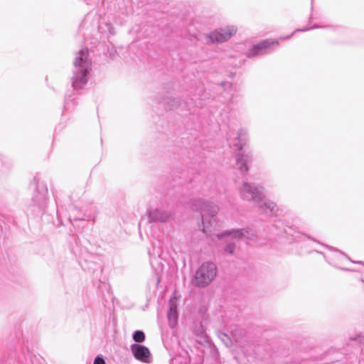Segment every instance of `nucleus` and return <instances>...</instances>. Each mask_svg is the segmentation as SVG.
Wrapping results in <instances>:
<instances>
[{
	"mask_svg": "<svg viewBox=\"0 0 364 364\" xmlns=\"http://www.w3.org/2000/svg\"><path fill=\"white\" fill-rule=\"evenodd\" d=\"M133 339L138 343L143 342L145 340L144 333L141 331H137L134 333Z\"/></svg>",
	"mask_w": 364,
	"mask_h": 364,
	"instance_id": "obj_9",
	"label": "nucleus"
},
{
	"mask_svg": "<svg viewBox=\"0 0 364 364\" xmlns=\"http://www.w3.org/2000/svg\"><path fill=\"white\" fill-rule=\"evenodd\" d=\"M240 170L246 172L248 171V168L245 164H243V166L240 167Z\"/></svg>",
	"mask_w": 364,
	"mask_h": 364,
	"instance_id": "obj_12",
	"label": "nucleus"
},
{
	"mask_svg": "<svg viewBox=\"0 0 364 364\" xmlns=\"http://www.w3.org/2000/svg\"><path fill=\"white\" fill-rule=\"evenodd\" d=\"M75 71L72 85L74 89H80L87 82V74L92 70V63L88 58L87 49L77 53L74 61Z\"/></svg>",
	"mask_w": 364,
	"mask_h": 364,
	"instance_id": "obj_1",
	"label": "nucleus"
},
{
	"mask_svg": "<svg viewBox=\"0 0 364 364\" xmlns=\"http://www.w3.org/2000/svg\"><path fill=\"white\" fill-rule=\"evenodd\" d=\"M242 160H243V161H244V162H245V163L247 161V159H242Z\"/></svg>",
	"mask_w": 364,
	"mask_h": 364,
	"instance_id": "obj_13",
	"label": "nucleus"
},
{
	"mask_svg": "<svg viewBox=\"0 0 364 364\" xmlns=\"http://www.w3.org/2000/svg\"><path fill=\"white\" fill-rule=\"evenodd\" d=\"M242 191L245 193H249L251 196V199L253 200H260L262 198V193L257 188L252 187L248 183H244Z\"/></svg>",
	"mask_w": 364,
	"mask_h": 364,
	"instance_id": "obj_6",
	"label": "nucleus"
},
{
	"mask_svg": "<svg viewBox=\"0 0 364 364\" xmlns=\"http://www.w3.org/2000/svg\"><path fill=\"white\" fill-rule=\"evenodd\" d=\"M234 247L232 245H228L225 250L229 252L230 254H232L233 252Z\"/></svg>",
	"mask_w": 364,
	"mask_h": 364,
	"instance_id": "obj_11",
	"label": "nucleus"
},
{
	"mask_svg": "<svg viewBox=\"0 0 364 364\" xmlns=\"http://www.w3.org/2000/svg\"><path fill=\"white\" fill-rule=\"evenodd\" d=\"M94 364H105V361L100 357H96L94 360Z\"/></svg>",
	"mask_w": 364,
	"mask_h": 364,
	"instance_id": "obj_10",
	"label": "nucleus"
},
{
	"mask_svg": "<svg viewBox=\"0 0 364 364\" xmlns=\"http://www.w3.org/2000/svg\"><path fill=\"white\" fill-rule=\"evenodd\" d=\"M216 275V267L214 264H203L196 271L193 284L196 287H204L209 284Z\"/></svg>",
	"mask_w": 364,
	"mask_h": 364,
	"instance_id": "obj_2",
	"label": "nucleus"
},
{
	"mask_svg": "<svg viewBox=\"0 0 364 364\" xmlns=\"http://www.w3.org/2000/svg\"><path fill=\"white\" fill-rule=\"evenodd\" d=\"M279 41L276 39L268 38L261 41L258 43L252 46L248 50L247 56L252 58L258 55L265 53L267 50L278 46Z\"/></svg>",
	"mask_w": 364,
	"mask_h": 364,
	"instance_id": "obj_4",
	"label": "nucleus"
},
{
	"mask_svg": "<svg viewBox=\"0 0 364 364\" xmlns=\"http://www.w3.org/2000/svg\"><path fill=\"white\" fill-rule=\"evenodd\" d=\"M242 191L245 193H249L251 196V199L253 200H260L262 198V193L257 188L252 187L248 183H244Z\"/></svg>",
	"mask_w": 364,
	"mask_h": 364,
	"instance_id": "obj_7",
	"label": "nucleus"
},
{
	"mask_svg": "<svg viewBox=\"0 0 364 364\" xmlns=\"http://www.w3.org/2000/svg\"><path fill=\"white\" fill-rule=\"evenodd\" d=\"M237 28L235 26H229L215 30L210 33L207 38L210 43H223L236 34Z\"/></svg>",
	"mask_w": 364,
	"mask_h": 364,
	"instance_id": "obj_3",
	"label": "nucleus"
},
{
	"mask_svg": "<svg viewBox=\"0 0 364 364\" xmlns=\"http://www.w3.org/2000/svg\"><path fill=\"white\" fill-rule=\"evenodd\" d=\"M177 305L178 299L176 296H173L168 301V318H176L178 317Z\"/></svg>",
	"mask_w": 364,
	"mask_h": 364,
	"instance_id": "obj_8",
	"label": "nucleus"
},
{
	"mask_svg": "<svg viewBox=\"0 0 364 364\" xmlns=\"http://www.w3.org/2000/svg\"><path fill=\"white\" fill-rule=\"evenodd\" d=\"M134 357L142 362H147V359L150 355V352L148 348L144 346H136L132 348Z\"/></svg>",
	"mask_w": 364,
	"mask_h": 364,
	"instance_id": "obj_5",
	"label": "nucleus"
}]
</instances>
